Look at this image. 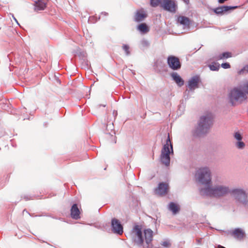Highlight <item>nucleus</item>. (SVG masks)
Returning <instances> with one entry per match:
<instances>
[{
  "mask_svg": "<svg viewBox=\"0 0 248 248\" xmlns=\"http://www.w3.org/2000/svg\"><path fill=\"white\" fill-rule=\"evenodd\" d=\"M198 181L205 187L200 189L201 195L210 196L219 198L227 195L232 192L229 187L222 185L212 186L211 172L208 167H203L198 170Z\"/></svg>",
  "mask_w": 248,
  "mask_h": 248,
  "instance_id": "nucleus-1",
  "label": "nucleus"
},
{
  "mask_svg": "<svg viewBox=\"0 0 248 248\" xmlns=\"http://www.w3.org/2000/svg\"><path fill=\"white\" fill-rule=\"evenodd\" d=\"M132 231L135 233V236L133 238L135 245L143 248H153L154 232L151 229H145L142 231V226L136 224Z\"/></svg>",
  "mask_w": 248,
  "mask_h": 248,
  "instance_id": "nucleus-2",
  "label": "nucleus"
},
{
  "mask_svg": "<svg viewBox=\"0 0 248 248\" xmlns=\"http://www.w3.org/2000/svg\"><path fill=\"white\" fill-rule=\"evenodd\" d=\"M213 124V117L211 114L202 116L197 125L192 130V135L195 138H200L206 135Z\"/></svg>",
  "mask_w": 248,
  "mask_h": 248,
  "instance_id": "nucleus-3",
  "label": "nucleus"
},
{
  "mask_svg": "<svg viewBox=\"0 0 248 248\" xmlns=\"http://www.w3.org/2000/svg\"><path fill=\"white\" fill-rule=\"evenodd\" d=\"M174 154L173 144L168 134L165 143L163 145L161 151L160 156V162L162 164L168 167L170 166V155Z\"/></svg>",
  "mask_w": 248,
  "mask_h": 248,
  "instance_id": "nucleus-4",
  "label": "nucleus"
},
{
  "mask_svg": "<svg viewBox=\"0 0 248 248\" xmlns=\"http://www.w3.org/2000/svg\"><path fill=\"white\" fill-rule=\"evenodd\" d=\"M248 94V82L245 83L242 89L233 88V101L241 104L246 101Z\"/></svg>",
  "mask_w": 248,
  "mask_h": 248,
  "instance_id": "nucleus-5",
  "label": "nucleus"
},
{
  "mask_svg": "<svg viewBox=\"0 0 248 248\" xmlns=\"http://www.w3.org/2000/svg\"><path fill=\"white\" fill-rule=\"evenodd\" d=\"M167 63L168 67L173 71L180 70L182 66V63L178 57L174 55H169L167 59Z\"/></svg>",
  "mask_w": 248,
  "mask_h": 248,
  "instance_id": "nucleus-6",
  "label": "nucleus"
},
{
  "mask_svg": "<svg viewBox=\"0 0 248 248\" xmlns=\"http://www.w3.org/2000/svg\"><path fill=\"white\" fill-rule=\"evenodd\" d=\"M161 7L166 11L175 13L177 9V4L175 0H162Z\"/></svg>",
  "mask_w": 248,
  "mask_h": 248,
  "instance_id": "nucleus-7",
  "label": "nucleus"
},
{
  "mask_svg": "<svg viewBox=\"0 0 248 248\" xmlns=\"http://www.w3.org/2000/svg\"><path fill=\"white\" fill-rule=\"evenodd\" d=\"M112 232L117 235H122L124 232V227L121 221L115 217L111 219L110 224Z\"/></svg>",
  "mask_w": 248,
  "mask_h": 248,
  "instance_id": "nucleus-8",
  "label": "nucleus"
},
{
  "mask_svg": "<svg viewBox=\"0 0 248 248\" xmlns=\"http://www.w3.org/2000/svg\"><path fill=\"white\" fill-rule=\"evenodd\" d=\"M233 197L236 201L242 203L244 205H247V195L243 190L233 189Z\"/></svg>",
  "mask_w": 248,
  "mask_h": 248,
  "instance_id": "nucleus-9",
  "label": "nucleus"
},
{
  "mask_svg": "<svg viewBox=\"0 0 248 248\" xmlns=\"http://www.w3.org/2000/svg\"><path fill=\"white\" fill-rule=\"evenodd\" d=\"M202 82L200 76L196 75L191 77L187 82V87L189 90L193 91L197 88H199V83Z\"/></svg>",
  "mask_w": 248,
  "mask_h": 248,
  "instance_id": "nucleus-10",
  "label": "nucleus"
},
{
  "mask_svg": "<svg viewBox=\"0 0 248 248\" xmlns=\"http://www.w3.org/2000/svg\"><path fill=\"white\" fill-rule=\"evenodd\" d=\"M81 206L77 203H74L72 204L70 208V217L75 220L81 218Z\"/></svg>",
  "mask_w": 248,
  "mask_h": 248,
  "instance_id": "nucleus-11",
  "label": "nucleus"
},
{
  "mask_svg": "<svg viewBox=\"0 0 248 248\" xmlns=\"http://www.w3.org/2000/svg\"><path fill=\"white\" fill-rule=\"evenodd\" d=\"M232 5H222L213 9V11L217 16H222L231 12Z\"/></svg>",
  "mask_w": 248,
  "mask_h": 248,
  "instance_id": "nucleus-12",
  "label": "nucleus"
},
{
  "mask_svg": "<svg viewBox=\"0 0 248 248\" xmlns=\"http://www.w3.org/2000/svg\"><path fill=\"white\" fill-rule=\"evenodd\" d=\"M246 237L245 231L240 228L233 229V239L238 242H242Z\"/></svg>",
  "mask_w": 248,
  "mask_h": 248,
  "instance_id": "nucleus-13",
  "label": "nucleus"
},
{
  "mask_svg": "<svg viewBox=\"0 0 248 248\" xmlns=\"http://www.w3.org/2000/svg\"><path fill=\"white\" fill-rule=\"evenodd\" d=\"M105 133L111 136L113 143H116V137L115 136V131L114 129V125L113 123L107 124Z\"/></svg>",
  "mask_w": 248,
  "mask_h": 248,
  "instance_id": "nucleus-14",
  "label": "nucleus"
},
{
  "mask_svg": "<svg viewBox=\"0 0 248 248\" xmlns=\"http://www.w3.org/2000/svg\"><path fill=\"white\" fill-rule=\"evenodd\" d=\"M147 17V13L143 9H141L136 11L134 20L136 22H141L144 20Z\"/></svg>",
  "mask_w": 248,
  "mask_h": 248,
  "instance_id": "nucleus-15",
  "label": "nucleus"
},
{
  "mask_svg": "<svg viewBox=\"0 0 248 248\" xmlns=\"http://www.w3.org/2000/svg\"><path fill=\"white\" fill-rule=\"evenodd\" d=\"M154 68L156 73L162 75L168 71L166 65L161 62H155L154 65Z\"/></svg>",
  "mask_w": 248,
  "mask_h": 248,
  "instance_id": "nucleus-16",
  "label": "nucleus"
},
{
  "mask_svg": "<svg viewBox=\"0 0 248 248\" xmlns=\"http://www.w3.org/2000/svg\"><path fill=\"white\" fill-rule=\"evenodd\" d=\"M232 57V53L229 51H224L221 53L215 54L212 57V59L216 61L221 60H225Z\"/></svg>",
  "mask_w": 248,
  "mask_h": 248,
  "instance_id": "nucleus-17",
  "label": "nucleus"
},
{
  "mask_svg": "<svg viewBox=\"0 0 248 248\" xmlns=\"http://www.w3.org/2000/svg\"><path fill=\"white\" fill-rule=\"evenodd\" d=\"M169 188V184L166 182H159L158 186L155 189L157 193L160 195H164L167 192Z\"/></svg>",
  "mask_w": 248,
  "mask_h": 248,
  "instance_id": "nucleus-18",
  "label": "nucleus"
},
{
  "mask_svg": "<svg viewBox=\"0 0 248 248\" xmlns=\"http://www.w3.org/2000/svg\"><path fill=\"white\" fill-rule=\"evenodd\" d=\"M170 76L172 80L174 81L179 87H181L184 84V80L177 72H173L170 73Z\"/></svg>",
  "mask_w": 248,
  "mask_h": 248,
  "instance_id": "nucleus-19",
  "label": "nucleus"
},
{
  "mask_svg": "<svg viewBox=\"0 0 248 248\" xmlns=\"http://www.w3.org/2000/svg\"><path fill=\"white\" fill-rule=\"evenodd\" d=\"M177 22L184 27L189 28L192 21L188 17L180 16L177 17Z\"/></svg>",
  "mask_w": 248,
  "mask_h": 248,
  "instance_id": "nucleus-20",
  "label": "nucleus"
},
{
  "mask_svg": "<svg viewBox=\"0 0 248 248\" xmlns=\"http://www.w3.org/2000/svg\"><path fill=\"white\" fill-rule=\"evenodd\" d=\"M137 29L142 34L148 33L150 31V28L146 23H141L137 26Z\"/></svg>",
  "mask_w": 248,
  "mask_h": 248,
  "instance_id": "nucleus-21",
  "label": "nucleus"
},
{
  "mask_svg": "<svg viewBox=\"0 0 248 248\" xmlns=\"http://www.w3.org/2000/svg\"><path fill=\"white\" fill-rule=\"evenodd\" d=\"M168 209L173 215L177 214L180 210L179 205L173 202H171L169 203Z\"/></svg>",
  "mask_w": 248,
  "mask_h": 248,
  "instance_id": "nucleus-22",
  "label": "nucleus"
},
{
  "mask_svg": "<svg viewBox=\"0 0 248 248\" xmlns=\"http://www.w3.org/2000/svg\"><path fill=\"white\" fill-rule=\"evenodd\" d=\"M46 6V3L43 0H38L35 1V9L37 10H43Z\"/></svg>",
  "mask_w": 248,
  "mask_h": 248,
  "instance_id": "nucleus-23",
  "label": "nucleus"
},
{
  "mask_svg": "<svg viewBox=\"0 0 248 248\" xmlns=\"http://www.w3.org/2000/svg\"><path fill=\"white\" fill-rule=\"evenodd\" d=\"M77 54L80 60H82L83 61V62H84L87 65L88 61L87 59L86 52L84 51H81V50H79L78 51Z\"/></svg>",
  "mask_w": 248,
  "mask_h": 248,
  "instance_id": "nucleus-24",
  "label": "nucleus"
},
{
  "mask_svg": "<svg viewBox=\"0 0 248 248\" xmlns=\"http://www.w3.org/2000/svg\"><path fill=\"white\" fill-rule=\"evenodd\" d=\"M210 70L212 71H218L220 67L219 63L217 62H211L208 65Z\"/></svg>",
  "mask_w": 248,
  "mask_h": 248,
  "instance_id": "nucleus-25",
  "label": "nucleus"
},
{
  "mask_svg": "<svg viewBox=\"0 0 248 248\" xmlns=\"http://www.w3.org/2000/svg\"><path fill=\"white\" fill-rule=\"evenodd\" d=\"M162 0H150V5L153 7H156L158 5L161 7V3Z\"/></svg>",
  "mask_w": 248,
  "mask_h": 248,
  "instance_id": "nucleus-26",
  "label": "nucleus"
},
{
  "mask_svg": "<svg viewBox=\"0 0 248 248\" xmlns=\"http://www.w3.org/2000/svg\"><path fill=\"white\" fill-rule=\"evenodd\" d=\"M235 145L238 149L240 150L244 149V147H245V143L242 140L237 141L235 142Z\"/></svg>",
  "mask_w": 248,
  "mask_h": 248,
  "instance_id": "nucleus-27",
  "label": "nucleus"
},
{
  "mask_svg": "<svg viewBox=\"0 0 248 248\" xmlns=\"http://www.w3.org/2000/svg\"><path fill=\"white\" fill-rule=\"evenodd\" d=\"M122 48L124 51L126 56H129L130 55V51L129 50L130 47L128 45L123 44L122 46Z\"/></svg>",
  "mask_w": 248,
  "mask_h": 248,
  "instance_id": "nucleus-28",
  "label": "nucleus"
},
{
  "mask_svg": "<svg viewBox=\"0 0 248 248\" xmlns=\"http://www.w3.org/2000/svg\"><path fill=\"white\" fill-rule=\"evenodd\" d=\"M229 91V102L232 106V88L230 87L228 89Z\"/></svg>",
  "mask_w": 248,
  "mask_h": 248,
  "instance_id": "nucleus-29",
  "label": "nucleus"
},
{
  "mask_svg": "<svg viewBox=\"0 0 248 248\" xmlns=\"http://www.w3.org/2000/svg\"><path fill=\"white\" fill-rule=\"evenodd\" d=\"M238 73L239 75H244L248 73V64L245 65Z\"/></svg>",
  "mask_w": 248,
  "mask_h": 248,
  "instance_id": "nucleus-30",
  "label": "nucleus"
},
{
  "mask_svg": "<svg viewBox=\"0 0 248 248\" xmlns=\"http://www.w3.org/2000/svg\"><path fill=\"white\" fill-rule=\"evenodd\" d=\"M160 244L166 248H170L171 246L170 240L169 239H167L166 241L162 242Z\"/></svg>",
  "mask_w": 248,
  "mask_h": 248,
  "instance_id": "nucleus-31",
  "label": "nucleus"
},
{
  "mask_svg": "<svg viewBox=\"0 0 248 248\" xmlns=\"http://www.w3.org/2000/svg\"><path fill=\"white\" fill-rule=\"evenodd\" d=\"M100 16L98 18L95 17L94 16H90L88 19V22L91 23H94L100 19Z\"/></svg>",
  "mask_w": 248,
  "mask_h": 248,
  "instance_id": "nucleus-32",
  "label": "nucleus"
},
{
  "mask_svg": "<svg viewBox=\"0 0 248 248\" xmlns=\"http://www.w3.org/2000/svg\"><path fill=\"white\" fill-rule=\"evenodd\" d=\"M140 44L144 48L150 46V43L149 41L145 39H143L141 40Z\"/></svg>",
  "mask_w": 248,
  "mask_h": 248,
  "instance_id": "nucleus-33",
  "label": "nucleus"
},
{
  "mask_svg": "<svg viewBox=\"0 0 248 248\" xmlns=\"http://www.w3.org/2000/svg\"><path fill=\"white\" fill-rule=\"evenodd\" d=\"M233 137L238 140H242L243 137L242 135L239 132H236L233 134Z\"/></svg>",
  "mask_w": 248,
  "mask_h": 248,
  "instance_id": "nucleus-34",
  "label": "nucleus"
},
{
  "mask_svg": "<svg viewBox=\"0 0 248 248\" xmlns=\"http://www.w3.org/2000/svg\"><path fill=\"white\" fill-rule=\"evenodd\" d=\"M9 178L10 174H7L6 175L4 176L3 179L0 181V183H1V184H3V183H6L9 181Z\"/></svg>",
  "mask_w": 248,
  "mask_h": 248,
  "instance_id": "nucleus-35",
  "label": "nucleus"
},
{
  "mask_svg": "<svg viewBox=\"0 0 248 248\" xmlns=\"http://www.w3.org/2000/svg\"><path fill=\"white\" fill-rule=\"evenodd\" d=\"M220 66H221L222 68L224 69H228L231 67L230 64L228 62H223L221 65Z\"/></svg>",
  "mask_w": 248,
  "mask_h": 248,
  "instance_id": "nucleus-36",
  "label": "nucleus"
},
{
  "mask_svg": "<svg viewBox=\"0 0 248 248\" xmlns=\"http://www.w3.org/2000/svg\"><path fill=\"white\" fill-rule=\"evenodd\" d=\"M191 91L186 89V91L184 93V97L185 100L188 99L189 98V93Z\"/></svg>",
  "mask_w": 248,
  "mask_h": 248,
  "instance_id": "nucleus-37",
  "label": "nucleus"
},
{
  "mask_svg": "<svg viewBox=\"0 0 248 248\" xmlns=\"http://www.w3.org/2000/svg\"><path fill=\"white\" fill-rule=\"evenodd\" d=\"M6 134L5 129L2 127H0V136L3 137Z\"/></svg>",
  "mask_w": 248,
  "mask_h": 248,
  "instance_id": "nucleus-38",
  "label": "nucleus"
},
{
  "mask_svg": "<svg viewBox=\"0 0 248 248\" xmlns=\"http://www.w3.org/2000/svg\"><path fill=\"white\" fill-rule=\"evenodd\" d=\"M220 232H224L223 230H218ZM225 233L227 234V235H230L231 236H232V230H228L226 232H225Z\"/></svg>",
  "mask_w": 248,
  "mask_h": 248,
  "instance_id": "nucleus-39",
  "label": "nucleus"
},
{
  "mask_svg": "<svg viewBox=\"0 0 248 248\" xmlns=\"http://www.w3.org/2000/svg\"><path fill=\"white\" fill-rule=\"evenodd\" d=\"M23 199H25L26 201H29L33 199L31 196L28 195H24L23 196Z\"/></svg>",
  "mask_w": 248,
  "mask_h": 248,
  "instance_id": "nucleus-40",
  "label": "nucleus"
},
{
  "mask_svg": "<svg viewBox=\"0 0 248 248\" xmlns=\"http://www.w3.org/2000/svg\"><path fill=\"white\" fill-rule=\"evenodd\" d=\"M117 114H118L117 111L114 110L113 111V115L114 118H116V117L117 116Z\"/></svg>",
  "mask_w": 248,
  "mask_h": 248,
  "instance_id": "nucleus-41",
  "label": "nucleus"
},
{
  "mask_svg": "<svg viewBox=\"0 0 248 248\" xmlns=\"http://www.w3.org/2000/svg\"><path fill=\"white\" fill-rule=\"evenodd\" d=\"M37 239H38L39 241H40L41 242H42V243H46L47 244H48V245H50V244L49 243H48V242H46V241H44V240H41V239H39V238H37Z\"/></svg>",
  "mask_w": 248,
  "mask_h": 248,
  "instance_id": "nucleus-42",
  "label": "nucleus"
},
{
  "mask_svg": "<svg viewBox=\"0 0 248 248\" xmlns=\"http://www.w3.org/2000/svg\"><path fill=\"white\" fill-rule=\"evenodd\" d=\"M101 15H103L104 16H107L108 15V13L106 12H102L101 13Z\"/></svg>",
  "mask_w": 248,
  "mask_h": 248,
  "instance_id": "nucleus-43",
  "label": "nucleus"
},
{
  "mask_svg": "<svg viewBox=\"0 0 248 248\" xmlns=\"http://www.w3.org/2000/svg\"><path fill=\"white\" fill-rule=\"evenodd\" d=\"M24 212H26L27 213H28L30 216H31V214L28 212V211L26 209H24V210L23 211V213H24Z\"/></svg>",
  "mask_w": 248,
  "mask_h": 248,
  "instance_id": "nucleus-44",
  "label": "nucleus"
},
{
  "mask_svg": "<svg viewBox=\"0 0 248 248\" xmlns=\"http://www.w3.org/2000/svg\"><path fill=\"white\" fill-rule=\"evenodd\" d=\"M184 2H185L186 4H188L189 2V0H183Z\"/></svg>",
  "mask_w": 248,
  "mask_h": 248,
  "instance_id": "nucleus-45",
  "label": "nucleus"
},
{
  "mask_svg": "<svg viewBox=\"0 0 248 248\" xmlns=\"http://www.w3.org/2000/svg\"><path fill=\"white\" fill-rule=\"evenodd\" d=\"M217 248H225L224 247L222 246H221V245H218Z\"/></svg>",
  "mask_w": 248,
  "mask_h": 248,
  "instance_id": "nucleus-46",
  "label": "nucleus"
},
{
  "mask_svg": "<svg viewBox=\"0 0 248 248\" xmlns=\"http://www.w3.org/2000/svg\"><path fill=\"white\" fill-rule=\"evenodd\" d=\"M59 220H61V221H65L64 220V219H63V218H62V217H59Z\"/></svg>",
  "mask_w": 248,
  "mask_h": 248,
  "instance_id": "nucleus-47",
  "label": "nucleus"
},
{
  "mask_svg": "<svg viewBox=\"0 0 248 248\" xmlns=\"http://www.w3.org/2000/svg\"><path fill=\"white\" fill-rule=\"evenodd\" d=\"M14 20L16 21V22L17 23L18 25H19V24L18 23L17 20L15 17H14Z\"/></svg>",
  "mask_w": 248,
  "mask_h": 248,
  "instance_id": "nucleus-48",
  "label": "nucleus"
},
{
  "mask_svg": "<svg viewBox=\"0 0 248 248\" xmlns=\"http://www.w3.org/2000/svg\"><path fill=\"white\" fill-rule=\"evenodd\" d=\"M57 82H59V83H61V81H60V79H59L58 78V79H57Z\"/></svg>",
  "mask_w": 248,
  "mask_h": 248,
  "instance_id": "nucleus-49",
  "label": "nucleus"
},
{
  "mask_svg": "<svg viewBox=\"0 0 248 248\" xmlns=\"http://www.w3.org/2000/svg\"><path fill=\"white\" fill-rule=\"evenodd\" d=\"M237 8V6H233V10H234L235 9H236Z\"/></svg>",
  "mask_w": 248,
  "mask_h": 248,
  "instance_id": "nucleus-50",
  "label": "nucleus"
},
{
  "mask_svg": "<svg viewBox=\"0 0 248 248\" xmlns=\"http://www.w3.org/2000/svg\"><path fill=\"white\" fill-rule=\"evenodd\" d=\"M201 242V240H198V242H199H199Z\"/></svg>",
  "mask_w": 248,
  "mask_h": 248,
  "instance_id": "nucleus-51",
  "label": "nucleus"
}]
</instances>
